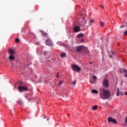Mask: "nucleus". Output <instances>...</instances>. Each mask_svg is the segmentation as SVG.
Here are the masks:
<instances>
[{"instance_id":"25","label":"nucleus","mask_w":127,"mask_h":127,"mask_svg":"<svg viewBox=\"0 0 127 127\" xmlns=\"http://www.w3.org/2000/svg\"><path fill=\"white\" fill-rule=\"evenodd\" d=\"M124 35H127V30H126L125 32L124 33Z\"/></svg>"},{"instance_id":"35","label":"nucleus","mask_w":127,"mask_h":127,"mask_svg":"<svg viewBox=\"0 0 127 127\" xmlns=\"http://www.w3.org/2000/svg\"><path fill=\"white\" fill-rule=\"evenodd\" d=\"M125 94L126 95V96H127V92H125Z\"/></svg>"},{"instance_id":"13","label":"nucleus","mask_w":127,"mask_h":127,"mask_svg":"<svg viewBox=\"0 0 127 127\" xmlns=\"http://www.w3.org/2000/svg\"><path fill=\"white\" fill-rule=\"evenodd\" d=\"M40 32H41V33L42 34V36H46L47 37V33L46 32H44L42 30H40Z\"/></svg>"},{"instance_id":"1","label":"nucleus","mask_w":127,"mask_h":127,"mask_svg":"<svg viewBox=\"0 0 127 127\" xmlns=\"http://www.w3.org/2000/svg\"><path fill=\"white\" fill-rule=\"evenodd\" d=\"M89 20V17L86 15H81L78 19V23L79 26H75L73 28L74 32H79V31H83L86 30V24Z\"/></svg>"},{"instance_id":"34","label":"nucleus","mask_w":127,"mask_h":127,"mask_svg":"<svg viewBox=\"0 0 127 127\" xmlns=\"http://www.w3.org/2000/svg\"><path fill=\"white\" fill-rule=\"evenodd\" d=\"M89 64H93V62H90L89 63Z\"/></svg>"},{"instance_id":"18","label":"nucleus","mask_w":127,"mask_h":127,"mask_svg":"<svg viewBox=\"0 0 127 127\" xmlns=\"http://www.w3.org/2000/svg\"><path fill=\"white\" fill-rule=\"evenodd\" d=\"M92 109L93 111H96V110L98 109V106L97 105L94 106L92 107Z\"/></svg>"},{"instance_id":"10","label":"nucleus","mask_w":127,"mask_h":127,"mask_svg":"<svg viewBox=\"0 0 127 127\" xmlns=\"http://www.w3.org/2000/svg\"><path fill=\"white\" fill-rule=\"evenodd\" d=\"M8 54L10 55H14L15 54V50H12L11 49H9L8 50Z\"/></svg>"},{"instance_id":"22","label":"nucleus","mask_w":127,"mask_h":127,"mask_svg":"<svg viewBox=\"0 0 127 127\" xmlns=\"http://www.w3.org/2000/svg\"><path fill=\"white\" fill-rule=\"evenodd\" d=\"M63 82H64L63 80H60L58 84V86H60L62 84H63Z\"/></svg>"},{"instance_id":"11","label":"nucleus","mask_w":127,"mask_h":127,"mask_svg":"<svg viewBox=\"0 0 127 127\" xmlns=\"http://www.w3.org/2000/svg\"><path fill=\"white\" fill-rule=\"evenodd\" d=\"M123 94H124V92L123 91H121L120 90V89L118 88L117 91V94H116L117 97H119V96H121V95H123Z\"/></svg>"},{"instance_id":"6","label":"nucleus","mask_w":127,"mask_h":127,"mask_svg":"<svg viewBox=\"0 0 127 127\" xmlns=\"http://www.w3.org/2000/svg\"><path fill=\"white\" fill-rule=\"evenodd\" d=\"M28 89V88H27V87H26V86H19L18 87V91H19L21 92H23L24 91H27Z\"/></svg>"},{"instance_id":"17","label":"nucleus","mask_w":127,"mask_h":127,"mask_svg":"<svg viewBox=\"0 0 127 127\" xmlns=\"http://www.w3.org/2000/svg\"><path fill=\"white\" fill-rule=\"evenodd\" d=\"M91 93H93V94H98L99 92H98V91L95 89H93L91 90Z\"/></svg>"},{"instance_id":"9","label":"nucleus","mask_w":127,"mask_h":127,"mask_svg":"<svg viewBox=\"0 0 127 127\" xmlns=\"http://www.w3.org/2000/svg\"><path fill=\"white\" fill-rule=\"evenodd\" d=\"M120 71L121 73H125V74H124V76L127 78V69H125L124 68H120Z\"/></svg>"},{"instance_id":"16","label":"nucleus","mask_w":127,"mask_h":127,"mask_svg":"<svg viewBox=\"0 0 127 127\" xmlns=\"http://www.w3.org/2000/svg\"><path fill=\"white\" fill-rule=\"evenodd\" d=\"M99 24L101 26H102V27H104V26H105V23L103 22L100 21Z\"/></svg>"},{"instance_id":"28","label":"nucleus","mask_w":127,"mask_h":127,"mask_svg":"<svg viewBox=\"0 0 127 127\" xmlns=\"http://www.w3.org/2000/svg\"><path fill=\"white\" fill-rule=\"evenodd\" d=\"M100 7H101V8H104V6L103 5H100Z\"/></svg>"},{"instance_id":"36","label":"nucleus","mask_w":127,"mask_h":127,"mask_svg":"<svg viewBox=\"0 0 127 127\" xmlns=\"http://www.w3.org/2000/svg\"><path fill=\"white\" fill-rule=\"evenodd\" d=\"M124 83V81H121V84H123Z\"/></svg>"},{"instance_id":"29","label":"nucleus","mask_w":127,"mask_h":127,"mask_svg":"<svg viewBox=\"0 0 127 127\" xmlns=\"http://www.w3.org/2000/svg\"><path fill=\"white\" fill-rule=\"evenodd\" d=\"M80 42H84V39H81V40H80Z\"/></svg>"},{"instance_id":"8","label":"nucleus","mask_w":127,"mask_h":127,"mask_svg":"<svg viewBox=\"0 0 127 127\" xmlns=\"http://www.w3.org/2000/svg\"><path fill=\"white\" fill-rule=\"evenodd\" d=\"M46 44L47 45H48V46H53V43H52V42L51 41V40H50V39H48L46 41Z\"/></svg>"},{"instance_id":"21","label":"nucleus","mask_w":127,"mask_h":127,"mask_svg":"<svg viewBox=\"0 0 127 127\" xmlns=\"http://www.w3.org/2000/svg\"><path fill=\"white\" fill-rule=\"evenodd\" d=\"M65 56H66V54L63 53H62L61 55V57L63 58V57H65Z\"/></svg>"},{"instance_id":"19","label":"nucleus","mask_w":127,"mask_h":127,"mask_svg":"<svg viewBox=\"0 0 127 127\" xmlns=\"http://www.w3.org/2000/svg\"><path fill=\"white\" fill-rule=\"evenodd\" d=\"M109 54H110L109 56H110V58H112L113 55H114V52L111 51L110 52Z\"/></svg>"},{"instance_id":"2","label":"nucleus","mask_w":127,"mask_h":127,"mask_svg":"<svg viewBox=\"0 0 127 127\" xmlns=\"http://www.w3.org/2000/svg\"><path fill=\"white\" fill-rule=\"evenodd\" d=\"M100 97L103 100H106L111 97V91L105 88L100 89Z\"/></svg>"},{"instance_id":"7","label":"nucleus","mask_w":127,"mask_h":127,"mask_svg":"<svg viewBox=\"0 0 127 127\" xmlns=\"http://www.w3.org/2000/svg\"><path fill=\"white\" fill-rule=\"evenodd\" d=\"M107 121H108V123H113V124H118L117 120H116V119H113L112 117H109L107 119Z\"/></svg>"},{"instance_id":"31","label":"nucleus","mask_w":127,"mask_h":127,"mask_svg":"<svg viewBox=\"0 0 127 127\" xmlns=\"http://www.w3.org/2000/svg\"><path fill=\"white\" fill-rule=\"evenodd\" d=\"M45 84L48 83V81H47V80L45 81Z\"/></svg>"},{"instance_id":"5","label":"nucleus","mask_w":127,"mask_h":127,"mask_svg":"<svg viewBox=\"0 0 127 127\" xmlns=\"http://www.w3.org/2000/svg\"><path fill=\"white\" fill-rule=\"evenodd\" d=\"M72 69L73 71H75V72H80L81 71V67L76 64L72 65Z\"/></svg>"},{"instance_id":"12","label":"nucleus","mask_w":127,"mask_h":127,"mask_svg":"<svg viewBox=\"0 0 127 127\" xmlns=\"http://www.w3.org/2000/svg\"><path fill=\"white\" fill-rule=\"evenodd\" d=\"M94 20L93 19L89 20V23H88V25L87 26H85V28L86 29V28H88V27H89V26H90V25H92V23H93V22H94Z\"/></svg>"},{"instance_id":"26","label":"nucleus","mask_w":127,"mask_h":127,"mask_svg":"<svg viewBox=\"0 0 127 127\" xmlns=\"http://www.w3.org/2000/svg\"><path fill=\"white\" fill-rule=\"evenodd\" d=\"M47 53V52L44 51V53H43L44 56H45V55H46Z\"/></svg>"},{"instance_id":"33","label":"nucleus","mask_w":127,"mask_h":127,"mask_svg":"<svg viewBox=\"0 0 127 127\" xmlns=\"http://www.w3.org/2000/svg\"><path fill=\"white\" fill-rule=\"evenodd\" d=\"M124 27H125V25L121 26V28H123Z\"/></svg>"},{"instance_id":"3","label":"nucleus","mask_w":127,"mask_h":127,"mask_svg":"<svg viewBox=\"0 0 127 127\" xmlns=\"http://www.w3.org/2000/svg\"><path fill=\"white\" fill-rule=\"evenodd\" d=\"M77 52H83L85 55H87L89 53V51L83 46H78L76 47Z\"/></svg>"},{"instance_id":"38","label":"nucleus","mask_w":127,"mask_h":127,"mask_svg":"<svg viewBox=\"0 0 127 127\" xmlns=\"http://www.w3.org/2000/svg\"><path fill=\"white\" fill-rule=\"evenodd\" d=\"M44 119H45V117H44Z\"/></svg>"},{"instance_id":"14","label":"nucleus","mask_w":127,"mask_h":127,"mask_svg":"<svg viewBox=\"0 0 127 127\" xmlns=\"http://www.w3.org/2000/svg\"><path fill=\"white\" fill-rule=\"evenodd\" d=\"M85 35V34H83L82 33H79L78 35H77V38H81V37H82V36H84Z\"/></svg>"},{"instance_id":"15","label":"nucleus","mask_w":127,"mask_h":127,"mask_svg":"<svg viewBox=\"0 0 127 127\" xmlns=\"http://www.w3.org/2000/svg\"><path fill=\"white\" fill-rule=\"evenodd\" d=\"M14 55H10V56L9 57V59L10 60H14V56H13Z\"/></svg>"},{"instance_id":"27","label":"nucleus","mask_w":127,"mask_h":127,"mask_svg":"<svg viewBox=\"0 0 127 127\" xmlns=\"http://www.w3.org/2000/svg\"><path fill=\"white\" fill-rule=\"evenodd\" d=\"M125 124H127V117L125 118Z\"/></svg>"},{"instance_id":"23","label":"nucleus","mask_w":127,"mask_h":127,"mask_svg":"<svg viewBox=\"0 0 127 127\" xmlns=\"http://www.w3.org/2000/svg\"><path fill=\"white\" fill-rule=\"evenodd\" d=\"M92 78L94 80V82H96V80H97V76H96V75H93Z\"/></svg>"},{"instance_id":"20","label":"nucleus","mask_w":127,"mask_h":127,"mask_svg":"<svg viewBox=\"0 0 127 127\" xmlns=\"http://www.w3.org/2000/svg\"><path fill=\"white\" fill-rule=\"evenodd\" d=\"M77 83V81L76 80H73L71 83V85H74V86H75L76 85Z\"/></svg>"},{"instance_id":"30","label":"nucleus","mask_w":127,"mask_h":127,"mask_svg":"<svg viewBox=\"0 0 127 127\" xmlns=\"http://www.w3.org/2000/svg\"><path fill=\"white\" fill-rule=\"evenodd\" d=\"M59 77V73L58 72L57 73V78H58Z\"/></svg>"},{"instance_id":"4","label":"nucleus","mask_w":127,"mask_h":127,"mask_svg":"<svg viewBox=\"0 0 127 127\" xmlns=\"http://www.w3.org/2000/svg\"><path fill=\"white\" fill-rule=\"evenodd\" d=\"M109 80L104 78L102 81V86H104L103 88L106 89V88H109Z\"/></svg>"},{"instance_id":"37","label":"nucleus","mask_w":127,"mask_h":127,"mask_svg":"<svg viewBox=\"0 0 127 127\" xmlns=\"http://www.w3.org/2000/svg\"><path fill=\"white\" fill-rule=\"evenodd\" d=\"M47 121H49V119H47Z\"/></svg>"},{"instance_id":"32","label":"nucleus","mask_w":127,"mask_h":127,"mask_svg":"<svg viewBox=\"0 0 127 127\" xmlns=\"http://www.w3.org/2000/svg\"><path fill=\"white\" fill-rule=\"evenodd\" d=\"M90 83H91V84H94V83H95V81H90Z\"/></svg>"},{"instance_id":"24","label":"nucleus","mask_w":127,"mask_h":127,"mask_svg":"<svg viewBox=\"0 0 127 127\" xmlns=\"http://www.w3.org/2000/svg\"><path fill=\"white\" fill-rule=\"evenodd\" d=\"M15 42H16V43H18V42H19V39L18 38L16 39Z\"/></svg>"}]
</instances>
